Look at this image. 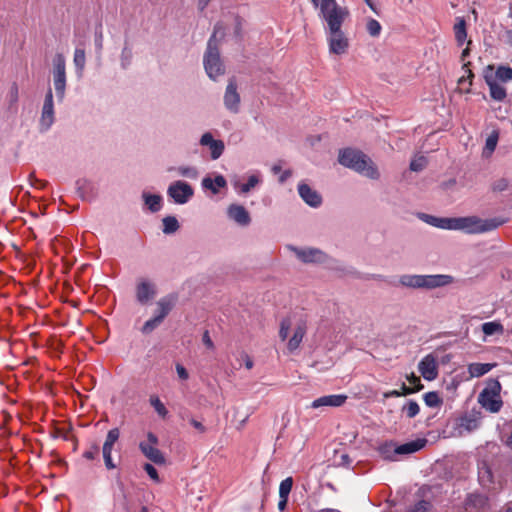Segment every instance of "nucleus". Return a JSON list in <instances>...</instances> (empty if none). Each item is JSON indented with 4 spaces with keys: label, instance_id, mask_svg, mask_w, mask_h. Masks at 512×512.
Returning a JSON list of instances; mask_svg holds the SVG:
<instances>
[{
    "label": "nucleus",
    "instance_id": "obj_1",
    "mask_svg": "<svg viewBox=\"0 0 512 512\" xmlns=\"http://www.w3.org/2000/svg\"><path fill=\"white\" fill-rule=\"evenodd\" d=\"M338 161L344 167L352 169L372 180L380 178V173L375 163L359 150L351 148L340 150Z\"/></svg>",
    "mask_w": 512,
    "mask_h": 512
},
{
    "label": "nucleus",
    "instance_id": "obj_2",
    "mask_svg": "<svg viewBox=\"0 0 512 512\" xmlns=\"http://www.w3.org/2000/svg\"><path fill=\"white\" fill-rule=\"evenodd\" d=\"M222 37L224 32L219 24H217L214 28V32L210 37L207 49L203 57V64L208 77L212 80H216L219 76L225 73V66L220 57L219 49H218V41L217 35Z\"/></svg>",
    "mask_w": 512,
    "mask_h": 512
},
{
    "label": "nucleus",
    "instance_id": "obj_3",
    "mask_svg": "<svg viewBox=\"0 0 512 512\" xmlns=\"http://www.w3.org/2000/svg\"><path fill=\"white\" fill-rule=\"evenodd\" d=\"M506 222L505 219H482L478 216L452 218L451 230H460L468 234H480L495 230Z\"/></svg>",
    "mask_w": 512,
    "mask_h": 512
},
{
    "label": "nucleus",
    "instance_id": "obj_4",
    "mask_svg": "<svg viewBox=\"0 0 512 512\" xmlns=\"http://www.w3.org/2000/svg\"><path fill=\"white\" fill-rule=\"evenodd\" d=\"M454 282L451 275L435 274V275H417L404 274L399 277V284L403 287L412 289H435L447 286Z\"/></svg>",
    "mask_w": 512,
    "mask_h": 512
},
{
    "label": "nucleus",
    "instance_id": "obj_5",
    "mask_svg": "<svg viewBox=\"0 0 512 512\" xmlns=\"http://www.w3.org/2000/svg\"><path fill=\"white\" fill-rule=\"evenodd\" d=\"M318 7L319 17L326 23L325 31L341 28L348 16L347 9L339 6L336 0H321Z\"/></svg>",
    "mask_w": 512,
    "mask_h": 512
},
{
    "label": "nucleus",
    "instance_id": "obj_6",
    "mask_svg": "<svg viewBox=\"0 0 512 512\" xmlns=\"http://www.w3.org/2000/svg\"><path fill=\"white\" fill-rule=\"evenodd\" d=\"M53 64V85L56 97L62 101L66 91V60L63 54L57 53L52 61Z\"/></svg>",
    "mask_w": 512,
    "mask_h": 512
},
{
    "label": "nucleus",
    "instance_id": "obj_7",
    "mask_svg": "<svg viewBox=\"0 0 512 512\" xmlns=\"http://www.w3.org/2000/svg\"><path fill=\"white\" fill-rule=\"evenodd\" d=\"M287 248L304 264H324L329 260V256L319 248H300L293 245H289Z\"/></svg>",
    "mask_w": 512,
    "mask_h": 512
},
{
    "label": "nucleus",
    "instance_id": "obj_8",
    "mask_svg": "<svg viewBox=\"0 0 512 512\" xmlns=\"http://www.w3.org/2000/svg\"><path fill=\"white\" fill-rule=\"evenodd\" d=\"M325 33L330 54L341 56L347 53L350 43L342 28L326 30Z\"/></svg>",
    "mask_w": 512,
    "mask_h": 512
},
{
    "label": "nucleus",
    "instance_id": "obj_9",
    "mask_svg": "<svg viewBox=\"0 0 512 512\" xmlns=\"http://www.w3.org/2000/svg\"><path fill=\"white\" fill-rule=\"evenodd\" d=\"M53 98V92L51 88H49L45 94L43 106L41 109V116L39 118V131L41 133L47 132L55 121Z\"/></svg>",
    "mask_w": 512,
    "mask_h": 512
},
{
    "label": "nucleus",
    "instance_id": "obj_10",
    "mask_svg": "<svg viewBox=\"0 0 512 512\" xmlns=\"http://www.w3.org/2000/svg\"><path fill=\"white\" fill-rule=\"evenodd\" d=\"M167 195L175 204L183 205L193 197L194 190L187 182L178 180L168 186Z\"/></svg>",
    "mask_w": 512,
    "mask_h": 512
},
{
    "label": "nucleus",
    "instance_id": "obj_11",
    "mask_svg": "<svg viewBox=\"0 0 512 512\" xmlns=\"http://www.w3.org/2000/svg\"><path fill=\"white\" fill-rule=\"evenodd\" d=\"M157 445L158 437L154 433L149 432L147 434V442H140L139 449L147 459L155 464L161 465L165 463V457L157 448Z\"/></svg>",
    "mask_w": 512,
    "mask_h": 512
},
{
    "label": "nucleus",
    "instance_id": "obj_12",
    "mask_svg": "<svg viewBox=\"0 0 512 512\" xmlns=\"http://www.w3.org/2000/svg\"><path fill=\"white\" fill-rule=\"evenodd\" d=\"M157 295L155 283L148 279H140L135 288V297L138 303L146 305L152 301Z\"/></svg>",
    "mask_w": 512,
    "mask_h": 512
},
{
    "label": "nucleus",
    "instance_id": "obj_13",
    "mask_svg": "<svg viewBox=\"0 0 512 512\" xmlns=\"http://www.w3.org/2000/svg\"><path fill=\"white\" fill-rule=\"evenodd\" d=\"M224 106L231 113H238L240 111V94L237 90V83L234 78L228 81L224 97Z\"/></svg>",
    "mask_w": 512,
    "mask_h": 512
},
{
    "label": "nucleus",
    "instance_id": "obj_14",
    "mask_svg": "<svg viewBox=\"0 0 512 512\" xmlns=\"http://www.w3.org/2000/svg\"><path fill=\"white\" fill-rule=\"evenodd\" d=\"M418 370L425 380H435L438 377V363L436 356L432 353L424 356L418 364Z\"/></svg>",
    "mask_w": 512,
    "mask_h": 512
},
{
    "label": "nucleus",
    "instance_id": "obj_15",
    "mask_svg": "<svg viewBox=\"0 0 512 512\" xmlns=\"http://www.w3.org/2000/svg\"><path fill=\"white\" fill-rule=\"evenodd\" d=\"M199 144L203 147H208L210 156L213 160H217L224 152L225 144L222 140L214 138L211 132H205L199 140Z\"/></svg>",
    "mask_w": 512,
    "mask_h": 512
},
{
    "label": "nucleus",
    "instance_id": "obj_16",
    "mask_svg": "<svg viewBox=\"0 0 512 512\" xmlns=\"http://www.w3.org/2000/svg\"><path fill=\"white\" fill-rule=\"evenodd\" d=\"M301 199L310 207L318 208L322 204V196L307 183L300 182L297 187Z\"/></svg>",
    "mask_w": 512,
    "mask_h": 512
},
{
    "label": "nucleus",
    "instance_id": "obj_17",
    "mask_svg": "<svg viewBox=\"0 0 512 512\" xmlns=\"http://www.w3.org/2000/svg\"><path fill=\"white\" fill-rule=\"evenodd\" d=\"M228 217L241 226H247L251 222V217L246 208L239 204H231L227 209Z\"/></svg>",
    "mask_w": 512,
    "mask_h": 512
},
{
    "label": "nucleus",
    "instance_id": "obj_18",
    "mask_svg": "<svg viewBox=\"0 0 512 512\" xmlns=\"http://www.w3.org/2000/svg\"><path fill=\"white\" fill-rule=\"evenodd\" d=\"M347 400V396L343 394L325 395L315 399L311 403V407L314 409L320 407H340Z\"/></svg>",
    "mask_w": 512,
    "mask_h": 512
},
{
    "label": "nucleus",
    "instance_id": "obj_19",
    "mask_svg": "<svg viewBox=\"0 0 512 512\" xmlns=\"http://www.w3.org/2000/svg\"><path fill=\"white\" fill-rule=\"evenodd\" d=\"M176 303V296L174 295H167L165 297H162L159 299L156 303V314L159 319L164 321V319L168 316L170 311L173 309L174 305Z\"/></svg>",
    "mask_w": 512,
    "mask_h": 512
},
{
    "label": "nucleus",
    "instance_id": "obj_20",
    "mask_svg": "<svg viewBox=\"0 0 512 512\" xmlns=\"http://www.w3.org/2000/svg\"><path fill=\"white\" fill-rule=\"evenodd\" d=\"M426 443V439H417L411 442H407L395 447L394 453L398 455L412 454L422 449Z\"/></svg>",
    "mask_w": 512,
    "mask_h": 512
},
{
    "label": "nucleus",
    "instance_id": "obj_21",
    "mask_svg": "<svg viewBox=\"0 0 512 512\" xmlns=\"http://www.w3.org/2000/svg\"><path fill=\"white\" fill-rule=\"evenodd\" d=\"M485 80L489 86L490 96L496 101H503L507 96L505 87L499 84L491 76L485 75Z\"/></svg>",
    "mask_w": 512,
    "mask_h": 512
},
{
    "label": "nucleus",
    "instance_id": "obj_22",
    "mask_svg": "<svg viewBox=\"0 0 512 512\" xmlns=\"http://www.w3.org/2000/svg\"><path fill=\"white\" fill-rule=\"evenodd\" d=\"M479 403L482 405L483 408L486 410L496 413L498 412L502 407V400L500 395L498 397H492L490 394L486 397L482 396V393L479 394Z\"/></svg>",
    "mask_w": 512,
    "mask_h": 512
},
{
    "label": "nucleus",
    "instance_id": "obj_23",
    "mask_svg": "<svg viewBox=\"0 0 512 512\" xmlns=\"http://www.w3.org/2000/svg\"><path fill=\"white\" fill-rule=\"evenodd\" d=\"M495 366L496 363H471L467 368L470 378H478L490 372Z\"/></svg>",
    "mask_w": 512,
    "mask_h": 512
},
{
    "label": "nucleus",
    "instance_id": "obj_24",
    "mask_svg": "<svg viewBox=\"0 0 512 512\" xmlns=\"http://www.w3.org/2000/svg\"><path fill=\"white\" fill-rule=\"evenodd\" d=\"M227 181L222 175H217L214 179L205 177L202 180V187L211 190L212 193L217 194L219 189L226 187Z\"/></svg>",
    "mask_w": 512,
    "mask_h": 512
},
{
    "label": "nucleus",
    "instance_id": "obj_25",
    "mask_svg": "<svg viewBox=\"0 0 512 512\" xmlns=\"http://www.w3.org/2000/svg\"><path fill=\"white\" fill-rule=\"evenodd\" d=\"M419 217L429 225L441 229L451 230L452 218H439L425 213L420 214Z\"/></svg>",
    "mask_w": 512,
    "mask_h": 512
},
{
    "label": "nucleus",
    "instance_id": "obj_26",
    "mask_svg": "<svg viewBox=\"0 0 512 512\" xmlns=\"http://www.w3.org/2000/svg\"><path fill=\"white\" fill-rule=\"evenodd\" d=\"M306 333V326L304 323H300L294 330L293 336L289 339L287 348L289 352H293L300 346L303 337Z\"/></svg>",
    "mask_w": 512,
    "mask_h": 512
},
{
    "label": "nucleus",
    "instance_id": "obj_27",
    "mask_svg": "<svg viewBox=\"0 0 512 512\" xmlns=\"http://www.w3.org/2000/svg\"><path fill=\"white\" fill-rule=\"evenodd\" d=\"M142 198L150 212L155 213L162 208V196L159 194L142 193Z\"/></svg>",
    "mask_w": 512,
    "mask_h": 512
},
{
    "label": "nucleus",
    "instance_id": "obj_28",
    "mask_svg": "<svg viewBox=\"0 0 512 512\" xmlns=\"http://www.w3.org/2000/svg\"><path fill=\"white\" fill-rule=\"evenodd\" d=\"M73 63L76 68V74L79 78L83 76L86 65V54L83 48H76L73 56Z\"/></svg>",
    "mask_w": 512,
    "mask_h": 512
},
{
    "label": "nucleus",
    "instance_id": "obj_29",
    "mask_svg": "<svg viewBox=\"0 0 512 512\" xmlns=\"http://www.w3.org/2000/svg\"><path fill=\"white\" fill-rule=\"evenodd\" d=\"M454 34L457 44L462 46L467 38L466 22L463 18H457L454 25Z\"/></svg>",
    "mask_w": 512,
    "mask_h": 512
},
{
    "label": "nucleus",
    "instance_id": "obj_30",
    "mask_svg": "<svg viewBox=\"0 0 512 512\" xmlns=\"http://www.w3.org/2000/svg\"><path fill=\"white\" fill-rule=\"evenodd\" d=\"M262 182L259 173L252 174L248 177L247 182L239 185V193L248 194L253 188Z\"/></svg>",
    "mask_w": 512,
    "mask_h": 512
},
{
    "label": "nucleus",
    "instance_id": "obj_31",
    "mask_svg": "<svg viewBox=\"0 0 512 512\" xmlns=\"http://www.w3.org/2000/svg\"><path fill=\"white\" fill-rule=\"evenodd\" d=\"M501 392V384L497 379H489L486 383V387L483 389L482 396L486 397L487 395H491L492 397H498Z\"/></svg>",
    "mask_w": 512,
    "mask_h": 512
},
{
    "label": "nucleus",
    "instance_id": "obj_32",
    "mask_svg": "<svg viewBox=\"0 0 512 512\" xmlns=\"http://www.w3.org/2000/svg\"><path fill=\"white\" fill-rule=\"evenodd\" d=\"M174 170L176 171L177 175L192 180L197 179L199 176V172L194 166L181 165L176 167Z\"/></svg>",
    "mask_w": 512,
    "mask_h": 512
},
{
    "label": "nucleus",
    "instance_id": "obj_33",
    "mask_svg": "<svg viewBox=\"0 0 512 512\" xmlns=\"http://www.w3.org/2000/svg\"><path fill=\"white\" fill-rule=\"evenodd\" d=\"M163 233L173 234L179 229V222L174 216H166L162 220Z\"/></svg>",
    "mask_w": 512,
    "mask_h": 512
},
{
    "label": "nucleus",
    "instance_id": "obj_34",
    "mask_svg": "<svg viewBox=\"0 0 512 512\" xmlns=\"http://www.w3.org/2000/svg\"><path fill=\"white\" fill-rule=\"evenodd\" d=\"M477 426H478L477 420L472 417L465 416V417H461L459 419L458 427H459L461 433L463 431L471 432V431L475 430L477 428Z\"/></svg>",
    "mask_w": 512,
    "mask_h": 512
},
{
    "label": "nucleus",
    "instance_id": "obj_35",
    "mask_svg": "<svg viewBox=\"0 0 512 512\" xmlns=\"http://www.w3.org/2000/svg\"><path fill=\"white\" fill-rule=\"evenodd\" d=\"M7 100L9 102L10 109H16L19 100V88L17 83H12L7 93Z\"/></svg>",
    "mask_w": 512,
    "mask_h": 512
},
{
    "label": "nucleus",
    "instance_id": "obj_36",
    "mask_svg": "<svg viewBox=\"0 0 512 512\" xmlns=\"http://www.w3.org/2000/svg\"><path fill=\"white\" fill-rule=\"evenodd\" d=\"M424 402L428 407L435 408L442 404V400L437 392H427L423 396Z\"/></svg>",
    "mask_w": 512,
    "mask_h": 512
},
{
    "label": "nucleus",
    "instance_id": "obj_37",
    "mask_svg": "<svg viewBox=\"0 0 512 512\" xmlns=\"http://www.w3.org/2000/svg\"><path fill=\"white\" fill-rule=\"evenodd\" d=\"M482 331L485 335L491 336L496 333H501L503 331V326L495 321L486 322L482 324Z\"/></svg>",
    "mask_w": 512,
    "mask_h": 512
},
{
    "label": "nucleus",
    "instance_id": "obj_38",
    "mask_svg": "<svg viewBox=\"0 0 512 512\" xmlns=\"http://www.w3.org/2000/svg\"><path fill=\"white\" fill-rule=\"evenodd\" d=\"M496 79L502 82L512 80V68L509 66H499L495 72Z\"/></svg>",
    "mask_w": 512,
    "mask_h": 512
},
{
    "label": "nucleus",
    "instance_id": "obj_39",
    "mask_svg": "<svg viewBox=\"0 0 512 512\" xmlns=\"http://www.w3.org/2000/svg\"><path fill=\"white\" fill-rule=\"evenodd\" d=\"M163 321L159 319L157 316L152 317L151 319L147 320L144 325L141 328V332L143 334H150L153 332L157 327L161 325Z\"/></svg>",
    "mask_w": 512,
    "mask_h": 512
},
{
    "label": "nucleus",
    "instance_id": "obj_40",
    "mask_svg": "<svg viewBox=\"0 0 512 512\" xmlns=\"http://www.w3.org/2000/svg\"><path fill=\"white\" fill-rule=\"evenodd\" d=\"M402 411L406 413L408 418H414L420 412L418 403L414 400H409L406 405L403 406Z\"/></svg>",
    "mask_w": 512,
    "mask_h": 512
},
{
    "label": "nucleus",
    "instance_id": "obj_41",
    "mask_svg": "<svg viewBox=\"0 0 512 512\" xmlns=\"http://www.w3.org/2000/svg\"><path fill=\"white\" fill-rule=\"evenodd\" d=\"M149 402H150L151 406L155 409V411L158 413L159 416H161L163 418L167 416L168 410L166 409L164 404L161 402L159 397L151 396L149 399Z\"/></svg>",
    "mask_w": 512,
    "mask_h": 512
},
{
    "label": "nucleus",
    "instance_id": "obj_42",
    "mask_svg": "<svg viewBox=\"0 0 512 512\" xmlns=\"http://www.w3.org/2000/svg\"><path fill=\"white\" fill-rule=\"evenodd\" d=\"M293 486V479L292 477H287L283 481H281L279 486V498H288L291 489Z\"/></svg>",
    "mask_w": 512,
    "mask_h": 512
},
{
    "label": "nucleus",
    "instance_id": "obj_43",
    "mask_svg": "<svg viewBox=\"0 0 512 512\" xmlns=\"http://www.w3.org/2000/svg\"><path fill=\"white\" fill-rule=\"evenodd\" d=\"M367 32L372 37H378L381 33V24L376 19H369L366 24Z\"/></svg>",
    "mask_w": 512,
    "mask_h": 512
},
{
    "label": "nucleus",
    "instance_id": "obj_44",
    "mask_svg": "<svg viewBox=\"0 0 512 512\" xmlns=\"http://www.w3.org/2000/svg\"><path fill=\"white\" fill-rule=\"evenodd\" d=\"M470 63H464L463 69L467 75H463L459 80L458 84L463 86L465 83H468V88L465 90L466 92L470 91V86L472 85V78L474 76L473 72L468 68Z\"/></svg>",
    "mask_w": 512,
    "mask_h": 512
},
{
    "label": "nucleus",
    "instance_id": "obj_45",
    "mask_svg": "<svg viewBox=\"0 0 512 512\" xmlns=\"http://www.w3.org/2000/svg\"><path fill=\"white\" fill-rule=\"evenodd\" d=\"M427 166V159L424 156H418L410 162V170L420 172Z\"/></svg>",
    "mask_w": 512,
    "mask_h": 512
},
{
    "label": "nucleus",
    "instance_id": "obj_46",
    "mask_svg": "<svg viewBox=\"0 0 512 512\" xmlns=\"http://www.w3.org/2000/svg\"><path fill=\"white\" fill-rule=\"evenodd\" d=\"M120 61H121V67L123 69H127L130 66L131 61H132V50L130 47L125 46L122 49Z\"/></svg>",
    "mask_w": 512,
    "mask_h": 512
},
{
    "label": "nucleus",
    "instance_id": "obj_47",
    "mask_svg": "<svg viewBox=\"0 0 512 512\" xmlns=\"http://www.w3.org/2000/svg\"><path fill=\"white\" fill-rule=\"evenodd\" d=\"M291 327V321L285 318L280 323L279 337L282 341H285L288 337L289 329Z\"/></svg>",
    "mask_w": 512,
    "mask_h": 512
},
{
    "label": "nucleus",
    "instance_id": "obj_48",
    "mask_svg": "<svg viewBox=\"0 0 512 512\" xmlns=\"http://www.w3.org/2000/svg\"><path fill=\"white\" fill-rule=\"evenodd\" d=\"M431 508V504L428 501L421 500L413 505L408 512H428Z\"/></svg>",
    "mask_w": 512,
    "mask_h": 512
},
{
    "label": "nucleus",
    "instance_id": "obj_49",
    "mask_svg": "<svg viewBox=\"0 0 512 512\" xmlns=\"http://www.w3.org/2000/svg\"><path fill=\"white\" fill-rule=\"evenodd\" d=\"M119 435H120V432H119L118 428H113V429L109 430L104 443L114 446L116 441L119 439Z\"/></svg>",
    "mask_w": 512,
    "mask_h": 512
},
{
    "label": "nucleus",
    "instance_id": "obj_50",
    "mask_svg": "<svg viewBox=\"0 0 512 512\" xmlns=\"http://www.w3.org/2000/svg\"><path fill=\"white\" fill-rule=\"evenodd\" d=\"M497 142H498V134L496 132H493L486 139L485 148L487 150H489L490 152H493L496 148Z\"/></svg>",
    "mask_w": 512,
    "mask_h": 512
},
{
    "label": "nucleus",
    "instance_id": "obj_51",
    "mask_svg": "<svg viewBox=\"0 0 512 512\" xmlns=\"http://www.w3.org/2000/svg\"><path fill=\"white\" fill-rule=\"evenodd\" d=\"M424 386L408 387L405 383L402 384L401 390H399L400 396H407L422 390Z\"/></svg>",
    "mask_w": 512,
    "mask_h": 512
},
{
    "label": "nucleus",
    "instance_id": "obj_52",
    "mask_svg": "<svg viewBox=\"0 0 512 512\" xmlns=\"http://www.w3.org/2000/svg\"><path fill=\"white\" fill-rule=\"evenodd\" d=\"M143 468L151 479H153L156 482H159L158 472L152 464L146 463Z\"/></svg>",
    "mask_w": 512,
    "mask_h": 512
},
{
    "label": "nucleus",
    "instance_id": "obj_53",
    "mask_svg": "<svg viewBox=\"0 0 512 512\" xmlns=\"http://www.w3.org/2000/svg\"><path fill=\"white\" fill-rule=\"evenodd\" d=\"M99 454V447L97 445H93L89 450H86L83 453V457L87 460H94Z\"/></svg>",
    "mask_w": 512,
    "mask_h": 512
},
{
    "label": "nucleus",
    "instance_id": "obj_54",
    "mask_svg": "<svg viewBox=\"0 0 512 512\" xmlns=\"http://www.w3.org/2000/svg\"><path fill=\"white\" fill-rule=\"evenodd\" d=\"M175 368H176V372H177L179 379L185 381L189 378V373L183 365H181L180 363H177L175 365Z\"/></svg>",
    "mask_w": 512,
    "mask_h": 512
},
{
    "label": "nucleus",
    "instance_id": "obj_55",
    "mask_svg": "<svg viewBox=\"0 0 512 512\" xmlns=\"http://www.w3.org/2000/svg\"><path fill=\"white\" fill-rule=\"evenodd\" d=\"M407 380L408 382L413 386V387H416V386H423V384L421 383V380L418 376H416L414 373H411L410 375L407 376Z\"/></svg>",
    "mask_w": 512,
    "mask_h": 512
},
{
    "label": "nucleus",
    "instance_id": "obj_56",
    "mask_svg": "<svg viewBox=\"0 0 512 512\" xmlns=\"http://www.w3.org/2000/svg\"><path fill=\"white\" fill-rule=\"evenodd\" d=\"M95 46L96 49L100 52L103 48V34L102 32H96L95 34Z\"/></svg>",
    "mask_w": 512,
    "mask_h": 512
},
{
    "label": "nucleus",
    "instance_id": "obj_57",
    "mask_svg": "<svg viewBox=\"0 0 512 512\" xmlns=\"http://www.w3.org/2000/svg\"><path fill=\"white\" fill-rule=\"evenodd\" d=\"M103 459H104V462H105V466L108 470H112L116 467V465L113 463L112 461V456L111 454H103Z\"/></svg>",
    "mask_w": 512,
    "mask_h": 512
},
{
    "label": "nucleus",
    "instance_id": "obj_58",
    "mask_svg": "<svg viewBox=\"0 0 512 512\" xmlns=\"http://www.w3.org/2000/svg\"><path fill=\"white\" fill-rule=\"evenodd\" d=\"M190 424H191L195 429H197L199 432H201V433H204V432H205V430H206V429H205V427H204V425H203L201 422H199V421H197V420H195V419H193V418L190 420Z\"/></svg>",
    "mask_w": 512,
    "mask_h": 512
},
{
    "label": "nucleus",
    "instance_id": "obj_59",
    "mask_svg": "<svg viewBox=\"0 0 512 512\" xmlns=\"http://www.w3.org/2000/svg\"><path fill=\"white\" fill-rule=\"evenodd\" d=\"M242 358L244 360L245 367L249 370L252 369L254 363H253V360L251 359V357L247 354H243Z\"/></svg>",
    "mask_w": 512,
    "mask_h": 512
},
{
    "label": "nucleus",
    "instance_id": "obj_60",
    "mask_svg": "<svg viewBox=\"0 0 512 512\" xmlns=\"http://www.w3.org/2000/svg\"><path fill=\"white\" fill-rule=\"evenodd\" d=\"M203 343L210 349L214 347L208 331H206L203 335Z\"/></svg>",
    "mask_w": 512,
    "mask_h": 512
},
{
    "label": "nucleus",
    "instance_id": "obj_61",
    "mask_svg": "<svg viewBox=\"0 0 512 512\" xmlns=\"http://www.w3.org/2000/svg\"><path fill=\"white\" fill-rule=\"evenodd\" d=\"M291 175H292V171L291 170L283 171L282 174L279 177V182L280 183H284L288 178L291 177Z\"/></svg>",
    "mask_w": 512,
    "mask_h": 512
},
{
    "label": "nucleus",
    "instance_id": "obj_62",
    "mask_svg": "<svg viewBox=\"0 0 512 512\" xmlns=\"http://www.w3.org/2000/svg\"><path fill=\"white\" fill-rule=\"evenodd\" d=\"M288 498H280L278 502V509L283 511L287 506Z\"/></svg>",
    "mask_w": 512,
    "mask_h": 512
},
{
    "label": "nucleus",
    "instance_id": "obj_63",
    "mask_svg": "<svg viewBox=\"0 0 512 512\" xmlns=\"http://www.w3.org/2000/svg\"><path fill=\"white\" fill-rule=\"evenodd\" d=\"M112 449L113 446L104 443L102 447V454H112Z\"/></svg>",
    "mask_w": 512,
    "mask_h": 512
},
{
    "label": "nucleus",
    "instance_id": "obj_64",
    "mask_svg": "<svg viewBox=\"0 0 512 512\" xmlns=\"http://www.w3.org/2000/svg\"><path fill=\"white\" fill-rule=\"evenodd\" d=\"M384 397L385 398H389V397H400L399 395V390H391L389 392H386L384 394Z\"/></svg>",
    "mask_w": 512,
    "mask_h": 512
}]
</instances>
